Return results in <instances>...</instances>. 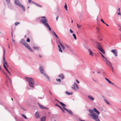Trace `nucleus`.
Wrapping results in <instances>:
<instances>
[{
    "mask_svg": "<svg viewBox=\"0 0 121 121\" xmlns=\"http://www.w3.org/2000/svg\"><path fill=\"white\" fill-rule=\"evenodd\" d=\"M93 111H94V112L96 113L98 115H99L100 112L95 108L93 109V110L91 109H89V111L91 113V114H89L88 115H89L92 119L94 120H95L96 118H98L99 117L98 115L94 112Z\"/></svg>",
    "mask_w": 121,
    "mask_h": 121,
    "instance_id": "nucleus-1",
    "label": "nucleus"
},
{
    "mask_svg": "<svg viewBox=\"0 0 121 121\" xmlns=\"http://www.w3.org/2000/svg\"><path fill=\"white\" fill-rule=\"evenodd\" d=\"M25 79L29 82V84L30 87L32 88H34V85L35 84V82L34 78L26 77L25 78Z\"/></svg>",
    "mask_w": 121,
    "mask_h": 121,
    "instance_id": "nucleus-2",
    "label": "nucleus"
},
{
    "mask_svg": "<svg viewBox=\"0 0 121 121\" xmlns=\"http://www.w3.org/2000/svg\"><path fill=\"white\" fill-rule=\"evenodd\" d=\"M41 18H43L44 19H42L40 22H42V23L49 29L50 31L51 30V29L47 23L48 20L46 18V17H42Z\"/></svg>",
    "mask_w": 121,
    "mask_h": 121,
    "instance_id": "nucleus-3",
    "label": "nucleus"
},
{
    "mask_svg": "<svg viewBox=\"0 0 121 121\" xmlns=\"http://www.w3.org/2000/svg\"><path fill=\"white\" fill-rule=\"evenodd\" d=\"M20 43L24 45L30 51L33 52V51L30 47V46L26 43L24 39H22L20 41Z\"/></svg>",
    "mask_w": 121,
    "mask_h": 121,
    "instance_id": "nucleus-4",
    "label": "nucleus"
},
{
    "mask_svg": "<svg viewBox=\"0 0 121 121\" xmlns=\"http://www.w3.org/2000/svg\"><path fill=\"white\" fill-rule=\"evenodd\" d=\"M40 72L42 74H43L44 76L46 77V78L48 80H49V78L48 76L44 72V70L42 67H41L39 68Z\"/></svg>",
    "mask_w": 121,
    "mask_h": 121,
    "instance_id": "nucleus-5",
    "label": "nucleus"
},
{
    "mask_svg": "<svg viewBox=\"0 0 121 121\" xmlns=\"http://www.w3.org/2000/svg\"><path fill=\"white\" fill-rule=\"evenodd\" d=\"M72 88L75 90H77L79 89V87L76 83H74Z\"/></svg>",
    "mask_w": 121,
    "mask_h": 121,
    "instance_id": "nucleus-6",
    "label": "nucleus"
},
{
    "mask_svg": "<svg viewBox=\"0 0 121 121\" xmlns=\"http://www.w3.org/2000/svg\"><path fill=\"white\" fill-rule=\"evenodd\" d=\"M3 64H5V65L8 67V65L6 62V60L5 58V55H3Z\"/></svg>",
    "mask_w": 121,
    "mask_h": 121,
    "instance_id": "nucleus-7",
    "label": "nucleus"
},
{
    "mask_svg": "<svg viewBox=\"0 0 121 121\" xmlns=\"http://www.w3.org/2000/svg\"><path fill=\"white\" fill-rule=\"evenodd\" d=\"M111 52L114 54L115 56L116 57L117 56V52L116 50L112 49L111 50Z\"/></svg>",
    "mask_w": 121,
    "mask_h": 121,
    "instance_id": "nucleus-8",
    "label": "nucleus"
},
{
    "mask_svg": "<svg viewBox=\"0 0 121 121\" xmlns=\"http://www.w3.org/2000/svg\"><path fill=\"white\" fill-rule=\"evenodd\" d=\"M106 64L110 67H112V65L111 63L108 60L106 62Z\"/></svg>",
    "mask_w": 121,
    "mask_h": 121,
    "instance_id": "nucleus-9",
    "label": "nucleus"
},
{
    "mask_svg": "<svg viewBox=\"0 0 121 121\" xmlns=\"http://www.w3.org/2000/svg\"><path fill=\"white\" fill-rule=\"evenodd\" d=\"M88 52L89 53V55L91 56H93V52L90 49L88 50Z\"/></svg>",
    "mask_w": 121,
    "mask_h": 121,
    "instance_id": "nucleus-10",
    "label": "nucleus"
},
{
    "mask_svg": "<svg viewBox=\"0 0 121 121\" xmlns=\"http://www.w3.org/2000/svg\"><path fill=\"white\" fill-rule=\"evenodd\" d=\"M14 2L15 4L18 6L21 3L20 2L17 0H15Z\"/></svg>",
    "mask_w": 121,
    "mask_h": 121,
    "instance_id": "nucleus-11",
    "label": "nucleus"
},
{
    "mask_svg": "<svg viewBox=\"0 0 121 121\" xmlns=\"http://www.w3.org/2000/svg\"><path fill=\"white\" fill-rule=\"evenodd\" d=\"M63 108L65 110L67 111L69 114H72V113L70 110H68L65 108Z\"/></svg>",
    "mask_w": 121,
    "mask_h": 121,
    "instance_id": "nucleus-12",
    "label": "nucleus"
},
{
    "mask_svg": "<svg viewBox=\"0 0 121 121\" xmlns=\"http://www.w3.org/2000/svg\"><path fill=\"white\" fill-rule=\"evenodd\" d=\"M105 79L108 82V83L109 84H111L113 85H115V84L114 83L112 82H111L107 78H105Z\"/></svg>",
    "mask_w": 121,
    "mask_h": 121,
    "instance_id": "nucleus-13",
    "label": "nucleus"
},
{
    "mask_svg": "<svg viewBox=\"0 0 121 121\" xmlns=\"http://www.w3.org/2000/svg\"><path fill=\"white\" fill-rule=\"evenodd\" d=\"M58 42H59V43L60 45L61 46L62 49L64 50L65 49V47L63 45V44L61 43L60 42V40H59V41H58Z\"/></svg>",
    "mask_w": 121,
    "mask_h": 121,
    "instance_id": "nucleus-14",
    "label": "nucleus"
},
{
    "mask_svg": "<svg viewBox=\"0 0 121 121\" xmlns=\"http://www.w3.org/2000/svg\"><path fill=\"white\" fill-rule=\"evenodd\" d=\"M19 6L21 8H22L23 9L24 11H25V9L24 6L21 3L19 4Z\"/></svg>",
    "mask_w": 121,
    "mask_h": 121,
    "instance_id": "nucleus-15",
    "label": "nucleus"
},
{
    "mask_svg": "<svg viewBox=\"0 0 121 121\" xmlns=\"http://www.w3.org/2000/svg\"><path fill=\"white\" fill-rule=\"evenodd\" d=\"M4 74L6 76L7 79H8L9 80V82L11 83V80L10 78L4 72Z\"/></svg>",
    "mask_w": 121,
    "mask_h": 121,
    "instance_id": "nucleus-16",
    "label": "nucleus"
},
{
    "mask_svg": "<svg viewBox=\"0 0 121 121\" xmlns=\"http://www.w3.org/2000/svg\"><path fill=\"white\" fill-rule=\"evenodd\" d=\"M88 97L89 99L91 100L92 101H93L94 99V98L91 95H89L88 96Z\"/></svg>",
    "mask_w": 121,
    "mask_h": 121,
    "instance_id": "nucleus-17",
    "label": "nucleus"
},
{
    "mask_svg": "<svg viewBox=\"0 0 121 121\" xmlns=\"http://www.w3.org/2000/svg\"><path fill=\"white\" fill-rule=\"evenodd\" d=\"M58 77H60L62 79H63L65 78L64 75L62 74H60L58 76Z\"/></svg>",
    "mask_w": 121,
    "mask_h": 121,
    "instance_id": "nucleus-18",
    "label": "nucleus"
},
{
    "mask_svg": "<svg viewBox=\"0 0 121 121\" xmlns=\"http://www.w3.org/2000/svg\"><path fill=\"white\" fill-rule=\"evenodd\" d=\"M97 48L99 50L100 49H101L102 48V47L101 46V45L99 44H98L97 46Z\"/></svg>",
    "mask_w": 121,
    "mask_h": 121,
    "instance_id": "nucleus-19",
    "label": "nucleus"
},
{
    "mask_svg": "<svg viewBox=\"0 0 121 121\" xmlns=\"http://www.w3.org/2000/svg\"><path fill=\"white\" fill-rule=\"evenodd\" d=\"M117 14L120 16H121V14L120 13V8H119L117 10Z\"/></svg>",
    "mask_w": 121,
    "mask_h": 121,
    "instance_id": "nucleus-20",
    "label": "nucleus"
},
{
    "mask_svg": "<svg viewBox=\"0 0 121 121\" xmlns=\"http://www.w3.org/2000/svg\"><path fill=\"white\" fill-rule=\"evenodd\" d=\"M35 116L36 118H38L39 117V113L37 112L35 114Z\"/></svg>",
    "mask_w": 121,
    "mask_h": 121,
    "instance_id": "nucleus-21",
    "label": "nucleus"
},
{
    "mask_svg": "<svg viewBox=\"0 0 121 121\" xmlns=\"http://www.w3.org/2000/svg\"><path fill=\"white\" fill-rule=\"evenodd\" d=\"M40 108L42 109H45L46 108L45 107L43 106V105L40 104H38Z\"/></svg>",
    "mask_w": 121,
    "mask_h": 121,
    "instance_id": "nucleus-22",
    "label": "nucleus"
},
{
    "mask_svg": "<svg viewBox=\"0 0 121 121\" xmlns=\"http://www.w3.org/2000/svg\"><path fill=\"white\" fill-rule=\"evenodd\" d=\"M58 48L59 49V51L61 52H63L62 51L60 45H58Z\"/></svg>",
    "mask_w": 121,
    "mask_h": 121,
    "instance_id": "nucleus-23",
    "label": "nucleus"
},
{
    "mask_svg": "<svg viewBox=\"0 0 121 121\" xmlns=\"http://www.w3.org/2000/svg\"><path fill=\"white\" fill-rule=\"evenodd\" d=\"M33 48L35 50H37L38 51L39 50V48L36 46H34Z\"/></svg>",
    "mask_w": 121,
    "mask_h": 121,
    "instance_id": "nucleus-24",
    "label": "nucleus"
},
{
    "mask_svg": "<svg viewBox=\"0 0 121 121\" xmlns=\"http://www.w3.org/2000/svg\"><path fill=\"white\" fill-rule=\"evenodd\" d=\"M99 50L103 54H104L105 53V52L103 50L102 48L100 49Z\"/></svg>",
    "mask_w": 121,
    "mask_h": 121,
    "instance_id": "nucleus-25",
    "label": "nucleus"
},
{
    "mask_svg": "<svg viewBox=\"0 0 121 121\" xmlns=\"http://www.w3.org/2000/svg\"><path fill=\"white\" fill-rule=\"evenodd\" d=\"M46 117L44 116L41 118V121H45Z\"/></svg>",
    "mask_w": 121,
    "mask_h": 121,
    "instance_id": "nucleus-26",
    "label": "nucleus"
},
{
    "mask_svg": "<svg viewBox=\"0 0 121 121\" xmlns=\"http://www.w3.org/2000/svg\"><path fill=\"white\" fill-rule=\"evenodd\" d=\"M32 3H33V4H35V5H37V6H38V7H39L41 8L42 7V6L41 5H39V4H38L36 3H35L33 2H32Z\"/></svg>",
    "mask_w": 121,
    "mask_h": 121,
    "instance_id": "nucleus-27",
    "label": "nucleus"
},
{
    "mask_svg": "<svg viewBox=\"0 0 121 121\" xmlns=\"http://www.w3.org/2000/svg\"><path fill=\"white\" fill-rule=\"evenodd\" d=\"M59 103H60V104L63 107H65L66 106V105L64 104L62 102H59Z\"/></svg>",
    "mask_w": 121,
    "mask_h": 121,
    "instance_id": "nucleus-28",
    "label": "nucleus"
},
{
    "mask_svg": "<svg viewBox=\"0 0 121 121\" xmlns=\"http://www.w3.org/2000/svg\"><path fill=\"white\" fill-rule=\"evenodd\" d=\"M66 93L68 95H72L73 94V93L72 92H69L66 91Z\"/></svg>",
    "mask_w": 121,
    "mask_h": 121,
    "instance_id": "nucleus-29",
    "label": "nucleus"
},
{
    "mask_svg": "<svg viewBox=\"0 0 121 121\" xmlns=\"http://www.w3.org/2000/svg\"><path fill=\"white\" fill-rule=\"evenodd\" d=\"M22 117L26 119H27L28 118H27L26 116L24 114H22Z\"/></svg>",
    "mask_w": 121,
    "mask_h": 121,
    "instance_id": "nucleus-30",
    "label": "nucleus"
},
{
    "mask_svg": "<svg viewBox=\"0 0 121 121\" xmlns=\"http://www.w3.org/2000/svg\"><path fill=\"white\" fill-rule=\"evenodd\" d=\"M77 24L78 27L79 28H80L81 27V26L79 25L77 23Z\"/></svg>",
    "mask_w": 121,
    "mask_h": 121,
    "instance_id": "nucleus-31",
    "label": "nucleus"
},
{
    "mask_svg": "<svg viewBox=\"0 0 121 121\" xmlns=\"http://www.w3.org/2000/svg\"><path fill=\"white\" fill-rule=\"evenodd\" d=\"M59 107L62 110V111H63V112L64 113L65 112H64V110H65L63 108H62L61 107H60V106H59Z\"/></svg>",
    "mask_w": 121,
    "mask_h": 121,
    "instance_id": "nucleus-32",
    "label": "nucleus"
},
{
    "mask_svg": "<svg viewBox=\"0 0 121 121\" xmlns=\"http://www.w3.org/2000/svg\"><path fill=\"white\" fill-rule=\"evenodd\" d=\"M73 37L74 39H76L77 38L75 34H73Z\"/></svg>",
    "mask_w": 121,
    "mask_h": 121,
    "instance_id": "nucleus-33",
    "label": "nucleus"
},
{
    "mask_svg": "<svg viewBox=\"0 0 121 121\" xmlns=\"http://www.w3.org/2000/svg\"><path fill=\"white\" fill-rule=\"evenodd\" d=\"M20 24V22H16L15 23V26H16L18 24Z\"/></svg>",
    "mask_w": 121,
    "mask_h": 121,
    "instance_id": "nucleus-34",
    "label": "nucleus"
},
{
    "mask_svg": "<svg viewBox=\"0 0 121 121\" xmlns=\"http://www.w3.org/2000/svg\"><path fill=\"white\" fill-rule=\"evenodd\" d=\"M103 59L104 60L105 62H106L108 60L105 57Z\"/></svg>",
    "mask_w": 121,
    "mask_h": 121,
    "instance_id": "nucleus-35",
    "label": "nucleus"
},
{
    "mask_svg": "<svg viewBox=\"0 0 121 121\" xmlns=\"http://www.w3.org/2000/svg\"><path fill=\"white\" fill-rule=\"evenodd\" d=\"M6 1L7 3L9 4L10 2V0H6Z\"/></svg>",
    "mask_w": 121,
    "mask_h": 121,
    "instance_id": "nucleus-36",
    "label": "nucleus"
},
{
    "mask_svg": "<svg viewBox=\"0 0 121 121\" xmlns=\"http://www.w3.org/2000/svg\"><path fill=\"white\" fill-rule=\"evenodd\" d=\"M56 80L57 81L59 82H61V80L60 79H56Z\"/></svg>",
    "mask_w": 121,
    "mask_h": 121,
    "instance_id": "nucleus-37",
    "label": "nucleus"
},
{
    "mask_svg": "<svg viewBox=\"0 0 121 121\" xmlns=\"http://www.w3.org/2000/svg\"><path fill=\"white\" fill-rule=\"evenodd\" d=\"M53 33H54V34L55 35V36H56V37L58 38V37L57 35H56V34L54 32H53Z\"/></svg>",
    "mask_w": 121,
    "mask_h": 121,
    "instance_id": "nucleus-38",
    "label": "nucleus"
},
{
    "mask_svg": "<svg viewBox=\"0 0 121 121\" xmlns=\"http://www.w3.org/2000/svg\"><path fill=\"white\" fill-rule=\"evenodd\" d=\"M100 20L103 23H104V24H106V23L104 22V21L102 19H100Z\"/></svg>",
    "mask_w": 121,
    "mask_h": 121,
    "instance_id": "nucleus-39",
    "label": "nucleus"
},
{
    "mask_svg": "<svg viewBox=\"0 0 121 121\" xmlns=\"http://www.w3.org/2000/svg\"><path fill=\"white\" fill-rule=\"evenodd\" d=\"M65 8L66 10V11H67V5H66V4H65Z\"/></svg>",
    "mask_w": 121,
    "mask_h": 121,
    "instance_id": "nucleus-40",
    "label": "nucleus"
},
{
    "mask_svg": "<svg viewBox=\"0 0 121 121\" xmlns=\"http://www.w3.org/2000/svg\"><path fill=\"white\" fill-rule=\"evenodd\" d=\"M30 41V39L29 38H28L26 40V41L27 42H29Z\"/></svg>",
    "mask_w": 121,
    "mask_h": 121,
    "instance_id": "nucleus-41",
    "label": "nucleus"
},
{
    "mask_svg": "<svg viewBox=\"0 0 121 121\" xmlns=\"http://www.w3.org/2000/svg\"><path fill=\"white\" fill-rule=\"evenodd\" d=\"M96 29L97 30V32L99 33V29L97 28V27H96Z\"/></svg>",
    "mask_w": 121,
    "mask_h": 121,
    "instance_id": "nucleus-42",
    "label": "nucleus"
},
{
    "mask_svg": "<svg viewBox=\"0 0 121 121\" xmlns=\"http://www.w3.org/2000/svg\"><path fill=\"white\" fill-rule=\"evenodd\" d=\"M95 120L96 121H100V120L98 118H96Z\"/></svg>",
    "mask_w": 121,
    "mask_h": 121,
    "instance_id": "nucleus-43",
    "label": "nucleus"
},
{
    "mask_svg": "<svg viewBox=\"0 0 121 121\" xmlns=\"http://www.w3.org/2000/svg\"><path fill=\"white\" fill-rule=\"evenodd\" d=\"M7 71L9 73V75H10V76H11V74L10 73V72H9V71L8 70H7Z\"/></svg>",
    "mask_w": 121,
    "mask_h": 121,
    "instance_id": "nucleus-44",
    "label": "nucleus"
},
{
    "mask_svg": "<svg viewBox=\"0 0 121 121\" xmlns=\"http://www.w3.org/2000/svg\"><path fill=\"white\" fill-rule=\"evenodd\" d=\"M7 71L9 73V75H10V76H11V74L10 73V72H9V71L8 70H7Z\"/></svg>",
    "mask_w": 121,
    "mask_h": 121,
    "instance_id": "nucleus-45",
    "label": "nucleus"
},
{
    "mask_svg": "<svg viewBox=\"0 0 121 121\" xmlns=\"http://www.w3.org/2000/svg\"><path fill=\"white\" fill-rule=\"evenodd\" d=\"M7 71L9 73V75H10V76H11V74L10 73V72H9V71L8 70H7Z\"/></svg>",
    "mask_w": 121,
    "mask_h": 121,
    "instance_id": "nucleus-46",
    "label": "nucleus"
},
{
    "mask_svg": "<svg viewBox=\"0 0 121 121\" xmlns=\"http://www.w3.org/2000/svg\"><path fill=\"white\" fill-rule=\"evenodd\" d=\"M3 65H4V68L5 69L7 67L5 65V64H3Z\"/></svg>",
    "mask_w": 121,
    "mask_h": 121,
    "instance_id": "nucleus-47",
    "label": "nucleus"
},
{
    "mask_svg": "<svg viewBox=\"0 0 121 121\" xmlns=\"http://www.w3.org/2000/svg\"><path fill=\"white\" fill-rule=\"evenodd\" d=\"M3 65H4V68L5 69L7 67L5 65V64H3Z\"/></svg>",
    "mask_w": 121,
    "mask_h": 121,
    "instance_id": "nucleus-48",
    "label": "nucleus"
},
{
    "mask_svg": "<svg viewBox=\"0 0 121 121\" xmlns=\"http://www.w3.org/2000/svg\"><path fill=\"white\" fill-rule=\"evenodd\" d=\"M3 51H4V53H3V55H5V50L4 48Z\"/></svg>",
    "mask_w": 121,
    "mask_h": 121,
    "instance_id": "nucleus-49",
    "label": "nucleus"
},
{
    "mask_svg": "<svg viewBox=\"0 0 121 121\" xmlns=\"http://www.w3.org/2000/svg\"><path fill=\"white\" fill-rule=\"evenodd\" d=\"M70 31L71 33H73V32L72 31L71 29H70Z\"/></svg>",
    "mask_w": 121,
    "mask_h": 121,
    "instance_id": "nucleus-50",
    "label": "nucleus"
},
{
    "mask_svg": "<svg viewBox=\"0 0 121 121\" xmlns=\"http://www.w3.org/2000/svg\"><path fill=\"white\" fill-rule=\"evenodd\" d=\"M119 26L120 27L119 29L121 31V26H120V25H119Z\"/></svg>",
    "mask_w": 121,
    "mask_h": 121,
    "instance_id": "nucleus-51",
    "label": "nucleus"
},
{
    "mask_svg": "<svg viewBox=\"0 0 121 121\" xmlns=\"http://www.w3.org/2000/svg\"><path fill=\"white\" fill-rule=\"evenodd\" d=\"M100 54H101V55L102 56V57H103L104 58V56L100 52Z\"/></svg>",
    "mask_w": 121,
    "mask_h": 121,
    "instance_id": "nucleus-52",
    "label": "nucleus"
},
{
    "mask_svg": "<svg viewBox=\"0 0 121 121\" xmlns=\"http://www.w3.org/2000/svg\"><path fill=\"white\" fill-rule=\"evenodd\" d=\"M55 105L56 106L58 107H59V106L58 104H55Z\"/></svg>",
    "mask_w": 121,
    "mask_h": 121,
    "instance_id": "nucleus-53",
    "label": "nucleus"
},
{
    "mask_svg": "<svg viewBox=\"0 0 121 121\" xmlns=\"http://www.w3.org/2000/svg\"><path fill=\"white\" fill-rule=\"evenodd\" d=\"M65 46H66V47H67V48H69V46L68 45H65Z\"/></svg>",
    "mask_w": 121,
    "mask_h": 121,
    "instance_id": "nucleus-54",
    "label": "nucleus"
},
{
    "mask_svg": "<svg viewBox=\"0 0 121 121\" xmlns=\"http://www.w3.org/2000/svg\"><path fill=\"white\" fill-rule=\"evenodd\" d=\"M28 0V2H29V3H31V0Z\"/></svg>",
    "mask_w": 121,
    "mask_h": 121,
    "instance_id": "nucleus-55",
    "label": "nucleus"
},
{
    "mask_svg": "<svg viewBox=\"0 0 121 121\" xmlns=\"http://www.w3.org/2000/svg\"><path fill=\"white\" fill-rule=\"evenodd\" d=\"M11 34L12 38H13V33L12 31Z\"/></svg>",
    "mask_w": 121,
    "mask_h": 121,
    "instance_id": "nucleus-56",
    "label": "nucleus"
},
{
    "mask_svg": "<svg viewBox=\"0 0 121 121\" xmlns=\"http://www.w3.org/2000/svg\"><path fill=\"white\" fill-rule=\"evenodd\" d=\"M76 82H77L78 83H79V81H78V80L77 79H76Z\"/></svg>",
    "mask_w": 121,
    "mask_h": 121,
    "instance_id": "nucleus-57",
    "label": "nucleus"
},
{
    "mask_svg": "<svg viewBox=\"0 0 121 121\" xmlns=\"http://www.w3.org/2000/svg\"><path fill=\"white\" fill-rule=\"evenodd\" d=\"M8 48H9V49H10V45H9V44H8Z\"/></svg>",
    "mask_w": 121,
    "mask_h": 121,
    "instance_id": "nucleus-58",
    "label": "nucleus"
},
{
    "mask_svg": "<svg viewBox=\"0 0 121 121\" xmlns=\"http://www.w3.org/2000/svg\"><path fill=\"white\" fill-rule=\"evenodd\" d=\"M80 121H85V120H82L81 119H80L79 120Z\"/></svg>",
    "mask_w": 121,
    "mask_h": 121,
    "instance_id": "nucleus-59",
    "label": "nucleus"
},
{
    "mask_svg": "<svg viewBox=\"0 0 121 121\" xmlns=\"http://www.w3.org/2000/svg\"><path fill=\"white\" fill-rule=\"evenodd\" d=\"M39 57L40 58L41 57H42V56L40 55H39Z\"/></svg>",
    "mask_w": 121,
    "mask_h": 121,
    "instance_id": "nucleus-60",
    "label": "nucleus"
},
{
    "mask_svg": "<svg viewBox=\"0 0 121 121\" xmlns=\"http://www.w3.org/2000/svg\"><path fill=\"white\" fill-rule=\"evenodd\" d=\"M12 40L13 42H15V40L13 39V38H12Z\"/></svg>",
    "mask_w": 121,
    "mask_h": 121,
    "instance_id": "nucleus-61",
    "label": "nucleus"
},
{
    "mask_svg": "<svg viewBox=\"0 0 121 121\" xmlns=\"http://www.w3.org/2000/svg\"><path fill=\"white\" fill-rule=\"evenodd\" d=\"M58 17H57L56 18V20L57 21L58 20Z\"/></svg>",
    "mask_w": 121,
    "mask_h": 121,
    "instance_id": "nucleus-62",
    "label": "nucleus"
},
{
    "mask_svg": "<svg viewBox=\"0 0 121 121\" xmlns=\"http://www.w3.org/2000/svg\"><path fill=\"white\" fill-rule=\"evenodd\" d=\"M5 69L6 70V71H7V70H8V69H7V68Z\"/></svg>",
    "mask_w": 121,
    "mask_h": 121,
    "instance_id": "nucleus-63",
    "label": "nucleus"
},
{
    "mask_svg": "<svg viewBox=\"0 0 121 121\" xmlns=\"http://www.w3.org/2000/svg\"><path fill=\"white\" fill-rule=\"evenodd\" d=\"M5 69L6 70V71H7V70H8V69H7V68Z\"/></svg>",
    "mask_w": 121,
    "mask_h": 121,
    "instance_id": "nucleus-64",
    "label": "nucleus"
}]
</instances>
